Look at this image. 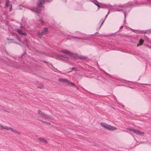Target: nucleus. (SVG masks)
I'll list each match as a JSON object with an SVG mask.
<instances>
[{"instance_id":"6e6552de","label":"nucleus","mask_w":151,"mask_h":151,"mask_svg":"<svg viewBox=\"0 0 151 151\" xmlns=\"http://www.w3.org/2000/svg\"><path fill=\"white\" fill-rule=\"evenodd\" d=\"M52 57H55L56 59H60L62 60H64V59H67V58L66 56H64L63 55H56L54 56V55H52L51 56Z\"/></svg>"},{"instance_id":"20e7f679","label":"nucleus","mask_w":151,"mask_h":151,"mask_svg":"<svg viewBox=\"0 0 151 151\" xmlns=\"http://www.w3.org/2000/svg\"><path fill=\"white\" fill-rule=\"evenodd\" d=\"M60 52H62L64 53L67 55L69 56H70L71 58L76 59L77 57V55L76 54H73L67 50H62Z\"/></svg>"},{"instance_id":"0eeeda50","label":"nucleus","mask_w":151,"mask_h":151,"mask_svg":"<svg viewBox=\"0 0 151 151\" xmlns=\"http://www.w3.org/2000/svg\"><path fill=\"white\" fill-rule=\"evenodd\" d=\"M6 130H10L12 132L16 134H18L20 133L19 132L17 131L15 129H14V128L10 127L7 126Z\"/></svg>"},{"instance_id":"423d86ee","label":"nucleus","mask_w":151,"mask_h":151,"mask_svg":"<svg viewBox=\"0 0 151 151\" xmlns=\"http://www.w3.org/2000/svg\"><path fill=\"white\" fill-rule=\"evenodd\" d=\"M48 32L47 27H44L43 31L41 32H39L38 36L40 38H41L42 35L45 34H47Z\"/></svg>"},{"instance_id":"393cba45","label":"nucleus","mask_w":151,"mask_h":151,"mask_svg":"<svg viewBox=\"0 0 151 151\" xmlns=\"http://www.w3.org/2000/svg\"><path fill=\"white\" fill-rule=\"evenodd\" d=\"M10 8H9V11H11L12 9V5H10Z\"/></svg>"},{"instance_id":"4468645a","label":"nucleus","mask_w":151,"mask_h":151,"mask_svg":"<svg viewBox=\"0 0 151 151\" xmlns=\"http://www.w3.org/2000/svg\"><path fill=\"white\" fill-rule=\"evenodd\" d=\"M38 114L40 116H41L42 117H43L44 113H43L41 111L38 110Z\"/></svg>"},{"instance_id":"f03ea898","label":"nucleus","mask_w":151,"mask_h":151,"mask_svg":"<svg viewBox=\"0 0 151 151\" xmlns=\"http://www.w3.org/2000/svg\"><path fill=\"white\" fill-rule=\"evenodd\" d=\"M45 2V0H38V1L37 4V8L35 7L32 8L31 9V10L35 12L36 14H37V15H38V14H40V11L44 9V8L42 6V4Z\"/></svg>"},{"instance_id":"c756f323","label":"nucleus","mask_w":151,"mask_h":151,"mask_svg":"<svg viewBox=\"0 0 151 151\" xmlns=\"http://www.w3.org/2000/svg\"><path fill=\"white\" fill-rule=\"evenodd\" d=\"M75 86V87H76V88H77V89H78V88L77 86Z\"/></svg>"},{"instance_id":"f8f14e48","label":"nucleus","mask_w":151,"mask_h":151,"mask_svg":"<svg viewBox=\"0 0 151 151\" xmlns=\"http://www.w3.org/2000/svg\"><path fill=\"white\" fill-rule=\"evenodd\" d=\"M43 117H44L45 118L47 119H53V116L45 114H44Z\"/></svg>"},{"instance_id":"2eb2a0df","label":"nucleus","mask_w":151,"mask_h":151,"mask_svg":"<svg viewBox=\"0 0 151 151\" xmlns=\"http://www.w3.org/2000/svg\"><path fill=\"white\" fill-rule=\"evenodd\" d=\"M38 24H43L44 23V22L42 19L39 20L37 22Z\"/></svg>"},{"instance_id":"aec40b11","label":"nucleus","mask_w":151,"mask_h":151,"mask_svg":"<svg viewBox=\"0 0 151 151\" xmlns=\"http://www.w3.org/2000/svg\"><path fill=\"white\" fill-rule=\"evenodd\" d=\"M27 40H24V43H26V44H25L26 45H27V46H28V45H27Z\"/></svg>"},{"instance_id":"1a4fd4ad","label":"nucleus","mask_w":151,"mask_h":151,"mask_svg":"<svg viewBox=\"0 0 151 151\" xmlns=\"http://www.w3.org/2000/svg\"><path fill=\"white\" fill-rule=\"evenodd\" d=\"M133 133L139 135H143L144 134V133L143 132H140L137 130L135 129L133 130Z\"/></svg>"},{"instance_id":"f3484780","label":"nucleus","mask_w":151,"mask_h":151,"mask_svg":"<svg viewBox=\"0 0 151 151\" xmlns=\"http://www.w3.org/2000/svg\"><path fill=\"white\" fill-rule=\"evenodd\" d=\"M109 12H108V14L106 15V16H105V18L104 19H103L102 20V22L101 23V26L103 24V23H104V20H105L106 18L107 17V16L108 14H109Z\"/></svg>"},{"instance_id":"39448f33","label":"nucleus","mask_w":151,"mask_h":151,"mask_svg":"<svg viewBox=\"0 0 151 151\" xmlns=\"http://www.w3.org/2000/svg\"><path fill=\"white\" fill-rule=\"evenodd\" d=\"M58 80L59 81L63 82H66L68 84H70L72 86H75V85L73 83L71 82L70 81L66 79L59 78L58 79Z\"/></svg>"},{"instance_id":"bb28decb","label":"nucleus","mask_w":151,"mask_h":151,"mask_svg":"<svg viewBox=\"0 0 151 151\" xmlns=\"http://www.w3.org/2000/svg\"><path fill=\"white\" fill-rule=\"evenodd\" d=\"M16 38L18 40L20 41V38L17 36L16 37Z\"/></svg>"},{"instance_id":"a878e982","label":"nucleus","mask_w":151,"mask_h":151,"mask_svg":"<svg viewBox=\"0 0 151 151\" xmlns=\"http://www.w3.org/2000/svg\"><path fill=\"white\" fill-rule=\"evenodd\" d=\"M43 87V86L42 85H41L40 86H38V88H42Z\"/></svg>"},{"instance_id":"4be33fe9","label":"nucleus","mask_w":151,"mask_h":151,"mask_svg":"<svg viewBox=\"0 0 151 151\" xmlns=\"http://www.w3.org/2000/svg\"><path fill=\"white\" fill-rule=\"evenodd\" d=\"M143 42V40H142V39L140 40L139 41V43L140 44H142V43Z\"/></svg>"},{"instance_id":"9d476101","label":"nucleus","mask_w":151,"mask_h":151,"mask_svg":"<svg viewBox=\"0 0 151 151\" xmlns=\"http://www.w3.org/2000/svg\"><path fill=\"white\" fill-rule=\"evenodd\" d=\"M16 30L18 33L20 35L24 36H26L27 35L26 33L22 32V28H21V29H17Z\"/></svg>"},{"instance_id":"9b49d317","label":"nucleus","mask_w":151,"mask_h":151,"mask_svg":"<svg viewBox=\"0 0 151 151\" xmlns=\"http://www.w3.org/2000/svg\"><path fill=\"white\" fill-rule=\"evenodd\" d=\"M38 139L40 142H42L45 144H47V140L41 137H39L38 138Z\"/></svg>"},{"instance_id":"412c9836","label":"nucleus","mask_w":151,"mask_h":151,"mask_svg":"<svg viewBox=\"0 0 151 151\" xmlns=\"http://www.w3.org/2000/svg\"><path fill=\"white\" fill-rule=\"evenodd\" d=\"M126 13H125V12H124V21L125 22V18H126Z\"/></svg>"},{"instance_id":"dca6fc26","label":"nucleus","mask_w":151,"mask_h":151,"mask_svg":"<svg viewBox=\"0 0 151 151\" xmlns=\"http://www.w3.org/2000/svg\"><path fill=\"white\" fill-rule=\"evenodd\" d=\"M10 5H11L10 4V2L8 0H7L6 1V7H7L8 6H10Z\"/></svg>"},{"instance_id":"f257e3e1","label":"nucleus","mask_w":151,"mask_h":151,"mask_svg":"<svg viewBox=\"0 0 151 151\" xmlns=\"http://www.w3.org/2000/svg\"><path fill=\"white\" fill-rule=\"evenodd\" d=\"M138 4L137 1L135 2V4L130 2H128L125 4L120 5L116 7L115 11H125L127 8L133 7Z\"/></svg>"},{"instance_id":"b1692460","label":"nucleus","mask_w":151,"mask_h":151,"mask_svg":"<svg viewBox=\"0 0 151 151\" xmlns=\"http://www.w3.org/2000/svg\"><path fill=\"white\" fill-rule=\"evenodd\" d=\"M97 2L95 3H94V4H95V5H96V6H98V8L99 9L100 7V6H99V4H97Z\"/></svg>"},{"instance_id":"cd10ccee","label":"nucleus","mask_w":151,"mask_h":151,"mask_svg":"<svg viewBox=\"0 0 151 151\" xmlns=\"http://www.w3.org/2000/svg\"><path fill=\"white\" fill-rule=\"evenodd\" d=\"M72 38L73 39H76V38H77V37H75L73 36H72Z\"/></svg>"},{"instance_id":"6ab92c4d","label":"nucleus","mask_w":151,"mask_h":151,"mask_svg":"<svg viewBox=\"0 0 151 151\" xmlns=\"http://www.w3.org/2000/svg\"><path fill=\"white\" fill-rule=\"evenodd\" d=\"M127 129L129 131L133 132V130H134V129L129 128H127Z\"/></svg>"},{"instance_id":"7ed1b4c3","label":"nucleus","mask_w":151,"mask_h":151,"mask_svg":"<svg viewBox=\"0 0 151 151\" xmlns=\"http://www.w3.org/2000/svg\"><path fill=\"white\" fill-rule=\"evenodd\" d=\"M100 124L103 127L109 130H114L117 129L116 127L111 126L104 122H101Z\"/></svg>"},{"instance_id":"a211bd4d","label":"nucleus","mask_w":151,"mask_h":151,"mask_svg":"<svg viewBox=\"0 0 151 151\" xmlns=\"http://www.w3.org/2000/svg\"><path fill=\"white\" fill-rule=\"evenodd\" d=\"M76 68H70L69 70L68 71V72H71L72 70H75Z\"/></svg>"},{"instance_id":"5701e85b","label":"nucleus","mask_w":151,"mask_h":151,"mask_svg":"<svg viewBox=\"0 0 151 151\" xmlns=\"http://www.w3.org/2000/svg\"><path fill=\"white\" fill-rule=\"evenodd\" d=\"M103 71L105 73L106 75L109 76L110 77H111V76L109 74L105 72L104 70H103Z\"/></svg>"},{"instance_id":"ddd939ff","label":"nucleus","mask_w":151,"mask_h":151,"mask_svg":"<svg viewBox=\"0 0 151 151\" xmlns=\"http://www.w3.org/2000/svg\"><path fill=\"white\" fill-rule=\"evenodd\" d=\"M7 126H4L0 124V130L5 129L6 130L7 127Z\"/></svg>"},{"instance_id":"c85d7f7f","label":"nucleus","mask_w":151,"mask_h":151,"mask_svg":"<svg viewBox=\"0 0 151 151\" xmlns=\"http://www.w3.org/2000/svg\"><path fill=\"white\" fill-rule=\"evenodd\" d=\"M146 0L148 2H151L150 4L151 5V0Z\"/></svg>"}]
</instances>
